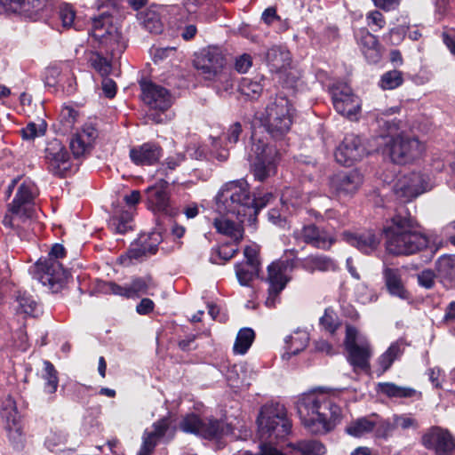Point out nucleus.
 Listing matches in <instances>:
<instances>
[{"label":"nucleus","instance_id":"nucleus-48","mask_svg":"<svg viewBox=\"0 0 455 455\" xmlns=\"http://www.w3.org/2000/svg\"><path fill=\"white\" fill-rule=\"evenodd\" d=\"M69 147L74 157L79 159L89 155L93 146L87 140L81 139V136L74 134L70 140Z\"/></svg>","mask_w":455,"mask_h":455},{"label":"nucleus","instance_id":"nucleus-42","mask_svg":"<svg viewBox=\"0 0 455 455\" xmlns=\"http://www.w3.org/2000/svg\"><path fill=\"white\" fill-rule=\"evenodd\" d=\"M376 422L371 420L366 417L357 419L352 421L350 425L346 427V432L355 437H361L374 430Z\"/></svg>","mask_w":455,"mask_h":455},{"label":"nucleus","instance_id":"nucleus-16","mask_svg":"<svg viewBox=\"0 0 455 455\" xmlns=\"http://www.w3.org/2000/svg\"><path fill=\"white\" fill-rule=\"evenodd\" d=\"M424 447L434 450L436 455H451L455 442L446 429L440 427H430L421 437Z\"/></svg>","mask_w":455,"mask_h":455},{"label":"nucleus","instance_id":"nucleus-55","mask_svg":"<svg viewBox=\"0 0 455 455\" xmlns=\"http://www.w3.org/2000/svg\"><path fill=\"white\" fill-rule=\"evenodd\" d=\"M46 127L47 125L44 121H42L38 125L31 122L21 130V133L24 139L33 140L36 137L44 135L46 132Z\"/></svg>","mask_w":455,"mask_h":455},{"label":"nucleus","instance_id":"nucleus-64","mask_svg":"<svg viewBox=\"0 0 455 455\" xmlns=\"http://www.w3.org/2000/svg\"><path fill=\"white\" fill-rule=\"evenodd\" d=\"M436 274L431 269H425L418 275V282L419 285L426 289H431L435 285V278Z\"/></svg>","mask_w":455,"mask_h":455},{"label":"nucleus","instance_id":"nucleus-54","mask_svg":"<svg viewBox=\"0 0 455 455\" xmlns=\"http://www.w3.org/2000/svg\"><path fill=\"white\" fill-rule=\"evenodd\" d=\"M281 200L287 205L296 207L303 202V195L296 188H285L282 193Z\"/></svg>","mask_w":455,"mask_h":455},{"label":"nucleus","instance_id":"nucleus-38","mask_svg":"<svg viewBox=\"0 0 455 455\" xmlns=\"http://www.w3.org/2000/svg\"><path fill=\"white\" fill-rule=\"evenodd\" d=\"M308 341L309 337L306 331H296L294 335H291L285 339L287 354L298 355L307 347Z\"/></svg>","mask_w":455,"mask_h":455},{"label":"nucleus","instance_id":"nucleus-34","mask_svg":"<svg viewBox=\"0 0 455 455\" xmlns=\"http://www.w3.org/2000/svg\"><path fill=\"white\" fill-rule=\"evenodd\" d=\"M213 226L219 233L229 236L236 244L243 240V228L240 224L230 220L216 218Z\"/></svg>","mask_w":455,"mask_h":455},{"label":"nucleus","instance_id":"nucleus-63","mask_svg":"<svg viewBox=\"0 0 455 455\" xmlns=\"http://www.w3.org/2000/svg\"><path fill=\"white\" fill-rule=\"evenodd\" d=\"M171 420L167 417H164L153 424L154 430L149 432L157 439L164 436L170 427Z\"/></svg>","mask_w":455,"mask_h":455},{"label":"nucleus","instance_id":"nucleus-30","mask_svg":"<svg viewBox=\"0 0 455 455\" xmlns=\"http://www.w3.org/2000/svg\"><path fill=\"white\" fill-rule=\"evenodd\" d=\"M436 275L447 287H455V255L445 254L435 262Z\"/></svg>","mask_w":455,"mask_h":455},{"label":"nucleus","instance_id":"nucleus-9","mask_svg":"<svg viewBox=\"0 0 455 455\" xmlns=\"http://www.w3.org/2000/svg\"><path fill=\"white\" fill-rule=\"evenodd\" d=\"M180 429L204 439H219L232 433V427L223 420L216 419H202L197 414H187L180 422Z\"/></svg>","mask_w":455,"mask_h":455},{"label":"nucleus","instance_id":"nucleus-61","mask_svg":"<svg viewBox=\"0 0 455 455\" xmlns=\"http://www.w3.org/2000/svg\"><path fill=\"white\" fill-rule=\"evenodd\" d=\"M368 26L371 27L373 31L381 29L386 25L383 14L379 11L370 12L366 16Z\"/></svg>","mask_w":455,"mask_h":455},{"label":"nucleus","instance_id":"nucleus-10","mask_svg":"<svg viewBox=\"0 0 455 455\" xmlns=\"http://www.w3.org/2000/svg\"><path fill=\"white\" fill-rule=\"evenodd\" d=\"M384 153L390 156L393 163L405 164L419 157L424 150L423 145L414 137L403 132L391 136L385 143Z\"/></svg>","mask_w":455,"mask_h":455},{"label":"nucleus","instance_id":"nucleus-15","mask_svg":"<svg viewBox=\"0 0 455 455\" xmlns=\"http://www.w3.org/2000/svg\"><path fill=\"white\" fill-rule=\"evenodd\" d=\"M427 183L424 175L411 172L400 178L394 186V193L403 202H409L424 193Z\"/></svg>","mask_w":455,"mask_h":455},{"label":"nucleus","instance_id":"nucleus-7","mask_svg":"<svg viewBox=\"0 0 455 455\" xmlns=\"http://www.w3.org/2000/svg\"><path fill=\"white\" fill-rule=\"evenodd\" d=\"M65 255L66 250L63 245L55 243L52 245L48 257L44 259H40L36 264V278L53 291L61 288L69 276L68 271L58 260Z\"/></svg>","mask_w":455,"mask_h":455},{"label":"nucleus","instance_id":"nucleus-37","mask_svg":"<svg viewBox=\"0 0 455 455\" xmlns=\"http://www.w3.org/2000/svg\"><path fill=\"white\" fill-rule=\"evenodd\" d=\"M156 286V284L155 283L151 275L135 277L128 284L129 298H140L144 294H148V290L155 288Z\"/></svg>","mask_w":455,"mask_h":455},{"label":"nucleus","instance_id":"nucleus-32","mask_svg":"<svg viewBox=\"0 0 455 455\" xmlns=\"http://www.w3.org/2000/svg\"><path fill=\"white\" fill-rule=\"evenodd\" d=\"M4 417L6 418V431L10 441L13 443L14 447H22V431L19 421L18 412L15 407L12 411L4 409Z\"/></svg>","mask_w":455,"mask_h":455},{"label":"nucleus","instance_id":"nucleus-27","mask_svg":"<svg viewBox=\"0 0 455 455\" xmlns=\"http://www.w3.org/2000/svg\"><path fill=\"white\" fill-rule=\"evenodd\" d=\"M346 351L347 353V360L353 367L354 372L356 373L358 371H368L370 370L371 349L367 342L352 346Z\"/></svg>","mask_w":455,"mask_h":455},{"label":"nucleus","instance_id":"nucleus-24","mask_svg":"<svg viewBox=\"0 0 455 455\" xmlns=\"http://www.w3.org/2000/svg\"><path fill=\"white\" fill-rule=\"evenodd\" d=\"M300 237L307 244L321 250H329L336 242L333 236L315 224L304 226L300 231Z\"/></svg>","mask_w":455,"mask_h":455},{"label":"nucleus","instance_id":"nucleus-53","mask_svg":"<svg viewBox=\"0 0 455 455\" xmlns=\"http://www.w3.org/2000/svg\"><path fill=\"white\" fill-rule=\"evenodd\" d=\"M320 325L331 334L336 331L339 326V322L332 309H325L323 315L320 318Z\"/></svg>","mask_w":455,"mask_h":455},{"label":"nucleus","instance_id":"nucleus-8","mask_svg":"<svg viewBox=\"0 0 455 455\" xmlns=\"http://www.w3.org/2000/svg\"><path fill=\"white\" fill-rule=\"evenodd\" d=\"M251 157V169L259 181H264L275 172V161L280 155V149L262 140H255L252 138Z\"/></svg>","mask_w":455,"mask_h":455},{"label":"nucleus","instance_id":"nucleus-39","mask_svg":"<svg viewBox=\"0 0 455 455\" xmlns=\"http://www.w3.org/2000/svg\"><path fill=\"white\" fill-rule=\"evenodd\" d=\"M235 275L239 283L243 286H249L251 283L259 276L260 267L253 265L237 263L235 266Z\"/></svg>","mask_w":455,"mask_h":455},{"label":"nucleus","instance_id":"nucleus-29","mask_svg":"<svg viewBox=\"0 0 455 455\" xmlns=\"http://www.w3.org/2000/svg\"><path fill=\"white\" fill-rule=\"evenodd\" d=\"M267 66L272 72H284L291 66V53L281 46H273L267 50L265 56Z\"/></svg>","mask_w":455,"mask_h":455},{"label":"nucleus","instance_id":"nucleus-36","mask_svg":"<svg viewBox=\"0 0 455 455\" xmlns=\"http://www.w3.org/2000/svg\"><path fill=\"white\" fill-rule=\"evenodd\" d=\"M137 19L140 25L150 33L159 34L163 30L159 14L150 9L137 13Z\"/></svg>","mask_w":455,"mask_h":455},{"label":"nucleus","instance_id":"nucleus-12","mask_svg":"<svg viewBox=\"0 0 455 455\" xmlns=\"http://www.w3.org/2000/svg\"><path fill=\"white\" fill-rule=\"evenodd\" d=\"M194 66L210 81H213L228 68L224 56L217 48L203 50L194 60Z\"/></svg>","mask_w":455,"mask_h":455},{"label":"nucleus","instance_id":"nucleus-14","mask_svg":"<svg viewBox=\"0 0 455 455\" xmlns=\"http://www.w3.org/2000/svg\"><path fill=\"white\" fill-rule=\"evenodd\" d=\"M331 98L336 111L350 120L356 119L361 109L360 100L352 89L347 85L336 86L332 89Z\"/></svg>","mask_w":455,"mask_h":455},{"label":"nucleus","instance_id":"nucleus-41","mask_svg":"<svg viewBox=\"0 0 455 455\" xmlns=\"http://www.w3.org/2000/svg\"><path fill=\"white\" fill-rule=\"evenodd\" d=\"M255 339L254 331L251 328H242L237 335L234 344V353L243 355L251 346Z\"/></svg>","mask_w":455,"mask_h":455},{"label":"nucleus","instance_id":"nucleus-47","mask_svg":"<svg viewBox=\"0 0 455 455\" xmlns=\"http://www.w3.org/2000/svg\"><path fill=\"white\" fill-rule=\"evenodd\" d=\"M235 245L237 244L235 243ZM237 251V246H233L230 243H224L212 251L210 260L213 264H220L219 260L220 259L226 262L231 259Z\"/></svg>","mask_w":455,"mask_h":455},{"label":"nucleus","instance_id":"nucleus-49","mask_svg":"<svg viewBox=\"0 0 455 455\" xmlns=\"http://www.w3.org/2000/svg\"><path fill=\"white\" fill-rule=\"evenodd\" d=\"M240 92L251 99H257L263 91V85L258 82L249 78H243L239 85Z\"/></svg>","mask_w":455,"mask_h":455},{"label":"nucleus","instance_id":"nucleus-60","mask_svg":"<svg viewBox=\"0 0 455 455\" xmlns=\"http://www.w3.org/2000/svg\"><path fill=\"white\" fill-rule=\"evenodd\" d=\"M291 253L293 255V258L281 259L272 262L271 264L277 268V271H281L284 275H287L288 272H291L296 267V251H291Z\"/></svg>","mask_w":455,"mask_h":455},{"label":"nucleus","instance_id":"nucleus-35","mask_svg":"<svg viewBox=\"0 0 455 455\" xmlns=\"http://www.w3.org/2000/svg\"><path fill=\"white\" fill-rule=\"evenodd\" d=\"M404 352V346L402 341H396L390 345L387 350L383 353L378 359V364L380 368L379 375L386 372L399 359Z\"/></svg>","mask_w":455,"mask_h":455},{"label":"nucleus","instance_id":"nucleus-3","mask_svg":"<svg viewBox=\"0 0 455 455\" xmlns=\"http://www.w3.org/2000/svg\"><path fill=\"white\" fill-rule=\"evenodd\" d=\"M257 422L259 436L263 443L256 455H285L272 446V443L283 440L291 431V422L287 417L284 405L274 402L263 405Z\"/></svg>","mask_w":455,"mask_h":455},{"label":"nucleus","instance_id":"nucleus-40","mask_svg":"<svg viewBox=\"0 0 455 455\" xmlns=\"http://www.w3.org/2000/svg\"><path fill=\"white\" fill-rule=\"evenodd\" d=\"M16 312L27 315L35 316L37 309V303L33 297L26 291H19L16 295Z\"/></svg>","mask_w":455,"mask_h":455},{"label":"nucleus","instance_id":"nucleus-52","mask_svg":"<svg viewBox=\"0 0 455 455\" xmlns=\"http://www.w3.org/2000/svg\"><path fill=\"white\" fill-rule=\"evenodd\" d=\"M45 376V391L49 394H54L58 387L59 379L57 377V371L53 364L49 361H44Z\"/></svg>","mask_w":455,"mask_h":455},{"label":"nucleus","instance_id":"nucleus-19","mask_svg":"<svg viewBox=\"0 0 455 455\" xmlns=\"http://www.w3.org/2000/svg\"><path fill=\"white\" fill-rule=\"evenodd\" d=\"M160 243V235L152 233L149 235H141L131 244L125 256H121L124 263L126 259L132 260H142L144 257L156 254Z\"/></svg>","mask_w":455,"mask_h":455},{"label":"nucleus","instance_id":"nucleus-13","mask_svg":"<svg viewBox=\"0 0 455 455\" xmlns=\"http://www.w3.org/2000/svg\"><path fill=\"white\" fill-rule=\"evenodd\" d=\"M365 155L366 148L361 138L352 133L345 136L334 153L336 161L345 166L361 161Z\"/></svg>","mask_w":455,"mask_h":455},{"label":"nucleus","instance_id":"nucleus-45","mask_svg":"<svg viewBox=\"0 0 455 455\" xmlns=\"http://www.w3.org/2000/svg\"><path fill=\"white\" fill-rule=\"evenodd\" d=\"M132 215L128 212H122L119 214L112 216L109 220V227L118 234H125L132 228Z\"/></svg>","mask_w":455,"mask_h":455},{"label":"nucleus","instance_id":"nucleus-5","mask_svg":"<svg viewBox=\"0 0 455 455\" xmlns=\"http://www.w3.org/2000/svg\"><path fill=\"white\" fill-rule=\"evenodd\" d=\"M253 197L249 185L244 180H237L226 183L216 196V209L220 214L235 217L243 223L250 212H255L252 207Z\"/></svg>","mask_w":455,"mask_h":455},{"label":"nucleus","instance_id":"nucleus-21","mask_svg":"<svg viewBox=\"0 0 455 455\" xmlns=\"http://www.w3.org/2000/svg\"><path fill=\"white\" fill-rule=\"evenodd\" d=\"M290 277L281 271H277L272 264L267 267V282L268 283L267 297L265 305L267 307H275L280 301V293L290 281Z\"/></svg>","mask_w":455,"mask_h":455},{"label":"nucleus","instance_id":"nucleus-2","mask_svg":"<svg viewBox=\"0 0 455 455\" xmlns=\"http://www.w3.org/2000/svg\"><path fill=\"white\" fill-rule=\"evenodd\" d=\"M383 233L386 249L392 255L414 254L428 245L427 237L419 230L418 221L403 206L396 209L384 227Z\"/></svg>","mask_w":455,"mask_h":455},{"label":"nucleus","instance_id":"nucleus-4","mask_svg":"<svg viewBox=\"0 0 455 455\" xmlns=\"http://www.w3.org/2000/svg\"><path fill=\"white\" fill-rule=\"evenodd\" d=\"M101 13L92 19V36L104 45L112 56L122 53L125 49L122 34L113 25V19L120 20L125 15L123 0H106L98 6Z\"/></svg>","mask_w":455,"mask_h":455},{"label":"nucleus","instance_id":"nucleus-56","mask_svg":"<svg viewBox=\"0 0 455 455\" xmlns=\"http://www.w3.org/2000/svg\"><path fill=\"white\" fill-rule=\"evenodd\" d=\"M11 214H6L3 220V223L6 227L10 228H20L21 223H25L29 220L31 218L28 217V212H19L18 214L16 212H10Z\"/></svg>","mask_w":455,"mask_h":455},{"label":"nucleus","instance_id":"nucleus-11","mask_svg":"<svg viewBox=\"0 0 455 455\" xmlns=\"http://www.w3.org/2000/svg\"><path fill=\"white\" fill-rule=\"evenodd\" d=\"M44 153L46 168L52 175L65 178L77 170L71 164L69 154L60 140L54 139L49 141Z\"/></svg>","mask_w":455,"mask_h":455},{"label":"nucleus","instance_id":"nucleus-46","mask_svg":"<svg viewBox=\"0 0 455 455\" xmlns=\"http://www.w3.org/2000/svg\"><path fill=\"white\" fill-rule=\"evenodd\" d=\"M213 82L216 83L218 93L221 96L225 97L233 92L235 79L229 68L220 74Z\"/></svg>","mask_w":455,"mask_h":455},{"label":"nucleus","instance_id":"nucleus-62","mask_svg":"<svg viewBox=\"0 0 455 455\" xmlns=\"http://www.w3.org/2000/svg\"><path fill=\"white\" fill-rule=\"evenodd\" d=\"M103 290L106 293L119 295L126 299H130L128 284L122 286L114 282H107L103 285Z\"/></svg>","mask_w":455,"mask_h":455},{"label":"nucleus","instance_id":"nucleus-20","mask_svg":"<svg viewBox=\"0 0 455 455\" xmlns=\"http://www.w3.org/2000/svg\"><path fill=\"white\" fill-rule=\"evenodd\" d=\"M363 182V177L356 171L339 172L330 179V188L338 196L353 195Z\"/></svg>","mask_w":455,"mask_h":455},{"label":"nucleus","instance_id":"nucleus-58","mask_svg":"<svg viewBox=\"0 0 455 455\" xmlns=\"http://www.w3.org/2000/svg\"><path fill=\"white\" fill-rule=\"evenodd\" d=\"M376 425L374 427L375 430V436L378 438H383L387 439L390 436L392 432L395 429V426L394 425V422L391 423L388 420L386 419H379L375 421Z\"/></svg>","mask_w":455,"mask_h":455},{"label":"nucleus","instance_id":"nucleus-17","mask_svg":"<svg viewBox=\"0 0 455 455\" xmlns=\"http://www.w3.org/2000/svg\"><path fill=\"white\" fill-rule=\"evenodd\" d=\"M142 91V100L153 109L166 111L172 106L170 92L161 85L152 82L142 81L140 84Z\"/></svg>","mask_w":455,"mask_h":455},{"label":"nucleus","instance_id":"nucleus-25","mask_svg":"<svg viewBox=\"0 0 455 455\" xmlns=\"http://www.w3.org/2000/svg\"><path fill=\"white\" fill-rule=\"evenodd\" d=\"M360 49L370 63H377L381 59V47L378 38L367 28H360L356 33Z\"/></svg>","mask_w":455,"mask_h":455},{"label":"nucleus","instance_id":"nucleus-59","mask_svg":"<svg viewBox=\"0 0 455 455\" xmlns=\"http://www.w3.org/2000/svg\"><path fill=\"white\" fill-rule=\"evenodd\" d=\"M142 439V444L138 455H150L154 451L159 439L148 431L144 432Z\"/></svg>","mask_w":455,"mask_h":455},{"label":"nucleus","instance_id":"nucleus-43","mask_svg":"<svg viewBox=\"0 0 455 455\" xmlns=\"http://www.w3.org/2000/svg\"><path fill=\"white\" fill-rule=\"evenodd\" d=\"M3 6L13 12H31L39 10L42 6L40 0H0Z\"/></svg>","mask_w":455,"mask_h":455},{"label":"nucleus","instance_id":"nucleus-22","mask_svg":"<svg viewBox=\"0 0 455 455\" xmlns=\"http://www.w3.org/2000/svg\"><path fill=\"white\" fill-rule=\"evenodd\" d=\"M148 206L154 212H166L169 206V183L164 180L156 181L145 190Z\"/></svg>","mask_w":455,"mask_h":455},{"label":"nucleus","instance_id":"nucleus-26","mask_svg":"<svg viewBox=\"0 0 455 455\" xmlns=\"http://www.w3.org/2000/svg\"><path fill=\"white\" fill-rule=\"evenodd\" d=\"M382 274L385 286L391 296L402 299H408L410 298V292L403 283L402 273L399 268L386 267Z\"/></svg>","mask_w":455,"mask_h":455},{"label":"nucleus","instance_id":"nucleus-31","mask_svg":"<svg viewBox=\"0 0 455 455\" xmlns=\"http://www.w3.org/2000/svg\"><path fill=\"white\" fill-rule=\"evenodd\" d=\"M33 195L29 186L22 183L17 190V193L11 204L8 205L9 212H16L26 211L28 212V217L31 218L33 211L28 205L32 203Z\"/></svg>","mask_w":455,"mask_h":455},{"label":"nucleus","instance_id":"nucleus-23","mask_svg":"<svg viewBox=\"0 0 455 455\" xmlns=\"http://www.w3.org/2000/svg\"><path fill=\"white\" fill-rule=\"evenodd\" d=\"M163 155L162 148L156 143L147 142L130 149L132 162L139 166L153 165L159 162Z\"/></svg>","mask_w":455,"mask_h":455},{"label":"nucleus","instance_id":"nucleus-33","mask_svg":"<svg viewBox=\"0 0 455 455\" xmlns=\"http://www.w3.org/2000/svg\"><path fill=\"white\" fill-rule=\"evenodd\" d=\"M379 391L389 398H413L420 399L421 392L409 387H401L395 383L385 382L379 384Z\"/></svg>","mask_w":455,"mask_h":455},{"label":"nucleus","instance_id":"nucleus-51","mask_svg":"<svg viewBox=\"0 0 455 455\" xmlns=\"http://www.w3.org/2000/svg\"><path fill=\"white\" fill-rule=\"evenodd\" d=\"M376 124L379 128L382 130L379 136L386 138L394 132H396L401 126V121L396 119H388L383 116H378L376 118Z\"/></svg>","mask_w":455,"mask_h":455},{"label":"nucleus","instance_id":"nucleus-6","mask_svg":"<svg viewBox=\"0 0 455 455\" xmlns=\"http://www.w3.org/2000/svg\"><path fill=\"white\" fill-rule=\"evenodd\" d=\"M294 109L292 105L283 94L271 99L265 109L264 126L267 132L276 141H283L293 123Z\"/></svg>","mask_w":455,"mask_h":455},{"label":"nucleus","instance_id":"nucleus-50","mask_svg":"<svg viewBox=\"0 0 455 455\" xmlns=\"http://www.w3.org/2000/svg\"><path fill=\"white\" fill-rule=\"evenodd\" d=\"M403 82V74L399 70L386 72L380 79V87L384 90H393L400 86Z\"/></svg>","mask_w":455,"mask_h":455},{"label":"nucleus","instance_id":"nucleus-18","mask_svg":"<svg viewBox=\"0 0 455 455\" xmlns=\"http://www.w3.org/2000/svg\"><path fill=\"white\" fill-rule=\"evenodd\" d=\"M342 238L348 244L366 255L374 253L379 249L381 242L380 235L377 234L373 229L355 233L344 231Z\"/></svg>","mask_w":455,"mask_h":455},{"label":"nucleus","instance_id":"nucleus-1","mask_svg":"<svg viewBox=\"0 0 455 455\" xmlns=\"http://www.w3.org/2000/svg\"><path fill=\"white\" fill-rule=\"evenodd\" d=\"M296 408L301 424L312 435L331 432L342 419L341 408L331 396L318 390L300 395Z\"/></svg>","mask_w":455,"mask_h":455},{"label":"nucleus","instance_id":"nucleus-44","mask_svg":"<svg viewBox=\"0 0 455 455\" xmlns=\"http://www.w3.org/2000/svg\"><path fill=\"white\" fill-rule=\"evenodd\" d=\"M295 451L299 455H324L325 446L316 440H304L296 443Z\"/></svg>","mask_w":455,"mask_h":455},{"label":"nucleus","instance_id":"nucleus-57","mask_svg":"<svg viewBox=\"0 0 455 455\" xmlns=\"http://www.w3.org/2000/svg\"><path fill=\"white\" fill-rule=\"evenodd\" d=\"M92 66L102 76H108L112 70V65L106 58L100 54H95L91 60Z\"/></svg>","mask_w":455,"mask_h":455},{"label":"nucleus","instance_id":"nucleus-28","mask_svg":"<svg viewBox=\"0 0 455 455\" xmlns=\"http://www.w3.org/2000/svg\"><path fill=\"white\" fill-rule=\"evenodd\" d=\"M300 267L305 271L313 274L315 271H336L338 269V265L335 260L329 256L322 254H311L300 259Z\"/></svg>","mask_w":455,"mask_h":455}]
</instances>
